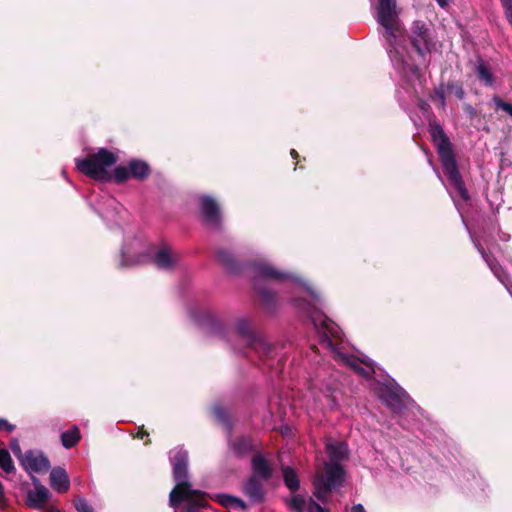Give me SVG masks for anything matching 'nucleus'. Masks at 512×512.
<instances>
[{
  "mask_svg": "<svg viewBox=\"0 0 512 512\" xmlns=\"http://www.w3.org/2000/svg\"><path fill=\"white\" fill-rule=\"evenodd\" d=\"M11 450L14 453V455L21 461V458H23L24 455H22L20 445L17 440H13L11 442Z\"/></svg>",
  "mask_w": 512,
  "mask_h": 512,
  "instance_id": "7c9ffc66",
  "label": "nucleus"
},
{
  "mask_svg": "<svg viewBox=\"0 0 512 512\" xmlns=\"http://www.w3.org/2000/svg\"><path fill=\"white\" fill-rule=\"evenodd\" d=\"M475 72L479 80L486 86L494 84V77L491 69L483 62L479 61L476 65Z\"/></svg>",
  "mask_w": 512,
  "mask_h": 512,
  "instance_id": "6ab92c4d",
  "label": "nucleus"
},
{
  "mask_svg": "<svg viewBox=\"0 0 512 512\" xmlns=\"http://www.w3.org/2000/svg\"><path fill=\"white\" fill-rule=\"evenodd\" d=\"M137 246H138V244L134 245L131 248V250L130 249H125V250L122 251V260H121V265L122 266H130L132 264L141 263V262L145 261L146 256H143V255L139 256L135 260L128 261V257H129L130 252H137L138 251Z\"/></svg>",
  "mask_w": 512,
  "mask_h": 512,
  "instance_id": "a878e982",
  "label": "nucleus"
},
{
  "mask_svg": "<svg viewBox=\"0 0 512 512\" xmlns=\"http://www.w3.org/2000/svg\"><path fill=\"white\" fill-rule=\"evenodd\" d=\"M44 512H61L57 507L51 506Z\"/></svg>",
  "mask_w": 512,
  "mask_h": 512,
  "instance_id": "ea45409f",
  "label": "nucleus"
},
{
  "mask_svg": "<svg viewBox=\"0 0 512 512\" xmlns=\"http://www.w3.org/2000/svg\"><path fill=\"white\" fill-rule=\"evenodd\" d=\"M0 467L6 473H11L14 470L11 456L6 449H0Z\"/></svg>",
  "mask_w": 512,
  "mask_h": 512,
  "instance_id": "393cba45",
  "label": "nucleus"
},
{
  "mask_svg": "<svg viewBox=\"0 0 512 512\" xmlns=\"http://www.w3.org/2000/svg\"><path fill=\"white\" fill-rule=\"evenodd\" d=\"M145 435H148V434H147L144 430H142V429H141V430L139 431V433H138V436H139L140 438H144V436H145Z\"/></svg>",
  "mask_w": 512,
  "mask_h": 512,
  "instance_id": "79ce46f5",
  "label": "nucleus"
},
{
  "mask_svg": "<svg viewBox=\"0 0 512 512\" xmlns=\"http://www.w3.org/2000/svg\"><path fill=\"white\" fill-rule=\"evenodd\" d=\"M435 1H436V2L438 3V5H439L440 7H442V8H445V7H447V6H448V0H435Z\"/></svg>",
  "mask_w": 512,
  "mask_h": 512,
  "instance_id": "58836bf2",
  "label": "nucleus"
},
{
  "mask_svg": "<svg viewBox=\"0 0 512 512\" xmlns=\"http://www.w3.org/2000/svg\"><path fill=\"white\" fill-rule=\"evenodd\" d=\"M114 177L117 182H123L131 177L130 165L128 167L118 166L114 170Z\"/></svg>",
  "mask_w": 512,
  "mask_h": 512,
  "instance_id": "bb28decb",
  "label": "nucleus"
},
{
  "mask_svg": "<svg viewBox=\"0 0 512 512\" xmlns=\"http://www.w3.org/2000/svg\"><path fill=\"white\" fill-rule=\"evenodd\" d=\"M75 508L78 512H93L89 504L82 498L75 500Z\"/></svg>",
  "mask_w": 512,
  "mask_h": 512,
  "instance_id": "c85d7f7f",
  "label": "nucleus"
},
{
  "mask_svg": "<svg viewBox=\"0 0 512 512\" xmlns=\"http://www.w3.org/2000/svg\"><path fill=\"white\" fill-rule=\"evenodd\" d=\"M475 246L477 247L478 251L482 254L483 258L485 259V261L491 266V262H490V259L489 257L485 254L484 250L482 247H480L477 243H475Z\"/></svg>",
  "mask_w": 512,
  "mask_h": 512,
  "instance_id": "c9c22d12",
  "label": "nucleus"
},
{
  "mask_svg": "<svg viewBox=\"0 0 512 512\" xmlns=\"http://www.w3.org/2000/svg\"><path fill=\"white\" fill-rule=\"evenodd\" d=\"M237 333L258 352L268 353L270 345L260 336L256 335L248 319H240L236 324Z\"/></svg>",
  "mask_w": 512,
  "mask_h": 512,
  "instance_id": "1a4fd4ad",
  "label": "nucleus"
},
{
  "mask_svg": "<svg viewBox=\"0 0 512 512\" xmlns=\"http://www.w3.org/2000/svg\"><path fill=\"white\" fill-rule=\"evenodd\" d=\"M34 489L27 493L28 505L35 509H41L50 498L49 490L38 479L32 478Z\"/></svg>",
  "mask_w": 512,
  "mask_h": 512,
  "instance_id": "ddd939ff",
  "label": "nucleus"
},
{
  "mask_svg": "<svg viewBox=\"0 0 512 512\" xmlns=\"http://www.w3.org/2000/svg\"><path fill=\"white\" fill-rule=\"evenodd\" d=\"M324 399L326 400V404H325L326 406H328L331 409H333L335 407L336 402H335V398L333 396L325 394Z\"/></svg>",
  "mask_w": 512,
  "mask_h": 512,
  "instance_id": "72a5a7b5",
  "label": "nucleus"
},
{
  "mask_svg": "<svg viewBox=\"0 0 512 512\" xmlns=\"http://www.w3.org/2000/svg\"><path fill=\"white\" fill-rule=\"evenodd\" d=\"M254 274H255V288L257 289L261 299L264 303L270 304L274 295L260 287L261 280H275V281H291L299 291L305 293L307 296L311 298V300H318V295L316 292L301 279L295 277L292 274L283 273L280 270L276 269L267 261L261 260L254 264L253 266Z\"/></svg>",
  "mask_w": 512,
  "mask_h": 512,
  "instance_id": "39448f33",
  "label": "nucleus"
},
{
  "mask_svg": "<svg viewBox=\"0 0 512 512\" xmlns=\"http://www.w3.org/2000/svg\"><path fill=\"white\" fill-rule=\"evenodd\" d=\"M432 99L437 103L439 107L445 106V95L442 89L436 90Z\"/></svg>",
  "mask_w": 512,
  "mask_h": 512,
  "instance_id": "c756f323",
  "label": "nucleus"
},
{
  "mask_svg": "<svg viewBox=\"0 0 512 512\" xmlns=\"http://www.w3.org/2000/svg\"><path fill=\"white\" fill-rule=\"evenodd\" d=\"M217 257L219 261H221L225 265H229L231 263V255L226 251H219L217 253Z\"/></svg>",
  "mask_w": 512,
  "mask_h": 512,
  "instance_id": "2f4dec72",
  "label": "nucleus"
},
{
  "mask_svg": "<svg viewBox=\"0 0 512 512\" xmlns=\"http://www.w3.org/2000/svg\"><path fill=\"white\" fill-rule=\"evenodd\" d=\"M213 413L218 420L224 421L225 414H224V411L220 407H214Z\"/></svg>",
  "mask_w": 512,
  "mask_h": 512,
  "instance_id": "f704fd0d",
  "label": "nucleus"
},
{
  "mask_svg": "<svg viewBox=\"0 0 512 512\" xmlns=\"http://www.w3.org/2000/svg\"><path fill=\"white\" fill-rule=\"evenodd\" d=\"M289 505L294 512H328L311 497L305 498L302 495H293Z\"/></svg>",
  "mask_w": 512,
  "mask_h": 512,
  "instance_id": "4468645a",
  "label": "nucleus"
},
{
  "mask_svg": "<svg viewBox=\"0 0 512 512\" xmlns=\"http://www.w3.org/2000/svg\"><path fill=\"white\" fill-rule=\"evenodd\" d=\"M148 256L151 257L155 265L161 269L172 268L178 260L177 254L166 245L158 249H155V247L149 248Z\"/></svg>",
  "mask_w": 512,
  "mask_h": 512,
  "instance_id": "f8f14e48",
  "label": "nucleus"
},
{
  "mask_svg": "<svg viewBox=\"0 0 512 512\" xmlns=\"http://www.w3.org/2000/svg\"><path fill=\"white\" fill-rule=\"evenodd\" d=\"M302 309L306 310L311 318V321L319 335L320 343L324 348H327L333 354V358L351 367L359 375L369 378L375 373L374 364L371 361L349 355L346 352L344 342L341 338V331L338 325L328 319L326 316L312 309L311 303L302 305L298 304Z\"/></svg>",
  "mask_w": 512,
  "mask_h": 512,
  "instance_id": "f257e3e1",
  "label": "nucleus"
},
{
  "mask_svg": "<svg viewBox=\"0 0 512 512\" xmlns=\"http://www.w3.org/2000/svg\"><path fill=\"white\" fill-rule=\"evenodd\" d=\"M62 444L66 448H71L76 445L80 439V432L77 427H73L71 430H68L62 433Z\"/></svg>",
  "mask_w": 512,
  "mask_h": 512,
  "instance_id": "4be33fe9",
  "label": "nucleus"
},
{
  "mask_svg": "<svg viewBox=\"0 0 512 512\" xmlns=\"http://www.w3.org/2000/svg\"><path fill=\"white\" fill-rule=\"evenodd\" d=\"M13 429H14V426L12 424H10L7 420L0 419V431L11 432Z\"/></svg>",
  "mask_w": 512,
  "mask_h": 512,
  "instance_id": "473e14b6",
  "label": "nucleus"
},
{
  "mask_svg": "<svg viewBox=\"0 0 512 512\" xmlns=\"http://www.w3.org/2000/svg\"><path fill=\"white\" fill-rule=\"evenodd\" d=\"M149 174V167L144 161L133 160L130 162V175L137 179H143Z\"/></svg>",
  "mask_w": 512,
  "mask_h": 512,
  "instance_id": "aec40b11",
  "label": "nucleus"
},
{
  "mask_svg": "<svg viewBox=\"0 0 512 512\" xmlns=\"http://www.w3.org/2000/svg\"><path fill=\"white\" fill-rule=\"evenodd\" d=\"M231 448L233 452L238 455H244L250 449V442L246 438H238L231 443Z\"/></svg>",
  "mask_w": 512,
  "mask_h": 512,
  "instance_id": "b1692460",
  "label": "nucleus"
},
{
  "mask_svg": "<svg viewBox=\"0 0 512 512\" xmlns=\"http://www.w3.org/2000/svg\"><path fill=\"white\" fill-rule=\"evenodd\" d=\"M50 485L55 491L59 493H65L69 490V477L63 468L56 467L51 470Z\"/></svg>",
  "mask_w": 512,
  "mask_h": 512,
  "instance_id": "2eb2a0df",
  "label": "nucleus"
},
{
  "mask_svg": "<svg viewBox=\"0 0 512 512\" xmlns=\"http://www.w3.org/2000/svg\"><path fill=\"white\" fill-rule=\"evenodd\" d=\"M188 455L182 449L171 451V462L173 466L174 479L177 482L175 488L170 493V505L176 507L181 501H186V510L184 512H201L200 508L206 506V498L198 490H192L187 478Z\"/></svg>",
  "mask_w": 512,
  "mask_h": 512,
  "instance_id": "20e7f679",
  "label": "nucleus"
},
{
  "mask_svg": "<svg viewBox=\"0 0 512 512\" xmlns=\"http://www.w3.org/2000/svg\"><path fill=\"white\" fill-rule=\"evenodd\" d=\"M23 468L29 473H44L50 467L49 460L39 451H27L21 458Z\"/></svg>",
  "mask_w": 512,
  "mask_h": 512,
  "instance_id": "9b49d317",
  "label": "nucleus"
},
{
  "mask_svg": "<svg viewBox=\"0 0 512 512\" xmlns=\"http://www.w3.org/2000/svg\"><path fill=\"white\" fill-rule=\"evenodd\" d=\"M291 156H292L293 158H296V157L298 156L297 151H296V150H294V149H292V150H291Z\"/></svg>",
  "mask_w": 512,
  "mask_h": 512,
  "instance_id": "37998d69",
  "label": "nucleus"
},
{
  "mask_svg": "<svg viewBox=\"0 0 512 512\" xmlns=\"http://www.w3.org/2000/svg\"><path fill=\"white\" fill-rule=\"evenodd\" d=\"M352 512H366L361 504L354 505Z\"/></svg>",
  "mask_w": 512,
  "mask_h": 512,
  "instance_id": "4c0bfd02",
  "label": "nucleus"
},
{
  "mask_svg": "<svg viewBox=\"0 0 512 512\" xmlns=\"http://www.w3.org/2000/svg\"><path fill=\"white\" fill-rule=\"evenodd\" d=\"M244 492L253 502H260L263 498L262 486L255 478L249 479L244 487Z\"/></svg>",
  "mask_w": 512,
  "mask_h": 512,
  "instance_id": "a211bd4d",
  "label": "nucleus"
},
{
  "mask_svg": "<svg viewBox=\"0 0 512 512\" xmlns=\"http://www.w3.org/2000/svg\"><path fill=\"white\" fill-rule=\"evenodd\" d=\"M455 95L460 99L463 98L464 91L462 90L461 87H455Z\"/></svg>",
  "mask_w": 512,
  "mask_h": 512,
  "instance_id": "e433bc0d",
  "label": "nucleus"
},
{
  "mask_svg": "<svg viewBox=\"0 0 512 512\" xmlns=\"http://www.w3.org/2000/svg\"><path fill=\"white\" fill-rule=\"evenodd\" d=\"M282 472L285 485L291 491L297 490L299 487V479L295 471L290 467H283Z\"/></svg>",
  "mask_w": 512,
  "mask_h": 512,
  "instance_id": "412c9836",
  "label": "nucleus"
},
{
  "mask_svg": "<svg viewBox=\"0 0 512 512\" xmlns=\"http://www.w3.org/2000/svg\"><path fill=\"white\" fill-rule=\"evenodd\" d=\"M217 499L219 503L225 507H237L240 509H245V503L238 498L229 496V495H218Z\"/></svg>",
  "mask_w": 512,
  "mask_h": 512,
  "instance_id": "5701e85b",
  "label": "nucleus"
},
{
  "mask_svg": "<svg viewBox=\"0 0 512 512\" xmlns=\"http://www.w3.org/2000/svg\"><path fill=\"white\" fill-rule=\"evenodd\" d=\"M4 500L3 486L0 483V503Z\"/></svg>",
  "mask_w": 512,
  "mask_h": 512,
  "instance_id": "a19ab883",
  "label": "nucleus"
},
{
  "mask_svg": "<svg viewBox=\"0 0 512 512\" xmlns=\"http://www.w3.org/2000/svg\"><path fill=\"white\" fill-rule=\"evenodd\" d=\"M380 397L396 413H400L409 401L408 395L399 386H385L381 391Z\"/></svg>",
  "mask_w": 512,
  "mask_h": 512,
  "instance_id": "9d476101",
  "label": "nucleus"
},
{
  "mask_svg": "<svg viewBox=\"0 0 512 512\" xmlns=\"http://www.w3.org/2000/svg\"><path fill=\"white\" fill-rule=\"evenodd\" d=\"M430 134L435 145L437 146L444 171L449 177L451 184L453 185V187L463 200H468V192L465 188L464 182L462 181V177L458 171L454 154L450 146V142L446 137L444 131L439 125L431 124Z\"/></svg>",
  "mask_w": 512,
  "mask_h": 512,
  "instance_id": "423d86ee",
  "label": "nucleus"
},
{
  "mask_svg": "<svg viewBox=\"0 0 512 512\" xmlns=\"http://www.w3.org/2000/svg\"><path fill=\"white\" fill-rule=\"evenodd\" d=\"M493 102L495 103L497 109H501V110L505 111L507 114L511 115L512 104L504 102L499 97H494Z\"/></svg>",
  "mask_w": 512,
  "mask_h": 512,
  "instance_id": "cd10ccee",
  "label": "nucleus"
},
{
  "mask_svg": "<svg viewBox=\"0 0 512 512\" xmlns=\"http://www.w3.org/2000/svg\"><path fill=\"white\" fill-rule=\"evenodd\" d=\"M410 38L413 48L421 57H424L426 53L431 52L435 45L429 29L424 23L419 21L413 23Z\"/></svg>",
  "mask_w": 512,
  "mask_h": 512,
  "instance_id": "6e6552de",
  "label": "nucleus"
},
{
  "mask_svg": "<svg viewBox=\"0 0 512 512\" xmlns=\"http://www.w3.org/2000/svg\"><path fill=\"white\" fill-rule=\"evenodd\" d=\"M254 475L261 479H268L271 476L272 468L269 461L261 454H256L252 459Z\"/></svg>",
  "mask_w": 512,
  "mask_h": 512,
  "instance_id": "f3484780",
  "label": "nucleus"
},
{
  "mask_svg": "<svg viewBox=\"0 0 512 512\" xmlns=\"http://www.w3.org/2000/svg\"><path fill=\"white\" fill-rule=\"evenodd\" d=\"M117 161V156L105 148L99 149L86 159L77 160L76 166L80 172L96 180L108 181L111 179L109 168Z\"/></svg>",
  "mask_w": 512,
  "mask_h": 512,
  "instance_id": "0eeeda50",
  "label": "nucleus"
},
{
  "mask_svg": "<svg viewBox=\"0 0 512 512\" xmlns=\"http://www.w3.org/2000/svg\"><path fill=\"white\" fill-rule=\"evenodd\" d=\"M325 448L329 459L317 470L314 478V495L321 501H325L329 493L344 482L342 463L348 458L347 445L342 441L328 439Z\"/></svg>",
  "mask_w": 512,
  "mask_h": 512,
  "instance_id": "7ed1b4c3",
  "label": "nucleus"
},
{
  "mask_svg": "<svg viewBox=\"0 0 512 512\" xmlns=\"http://www.w3.org/2000/svg\"><path fill=\"white\" fill-rule=\"evenodd\" d=\"M377 21L385 29L384 37L386 38L389 47L388 53L391 60L396 66L402 68L406 74V69L411 73L410 81H417L422 85L421 74L418 68L406 62L404 57L405 51V36L403 29L398 19V12L394 0H378L377 5Z\"/></svg>",
  "mask_w": 512,
  "mask_h": 512,
  "instance_id": "f03ea898",
  "label": "nucleus"
},
{
  "mask_svg": "<svg viewBox=\"0 0 512 512\" xmlns=\"http://www.w3.org/2000/svg\"><path fill=\"white\" fill-rule=\"evenodd\" d=\"M201 211L210 224L216 225L218 223L220 217L219 207L212 198H201Z\"/></svg>",
  "mask_w": 512,
  "mask_h": 512,
  "instance_id": "dca6fc26",
  "label": "nucleus"
}]
</instances>
